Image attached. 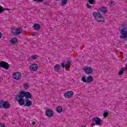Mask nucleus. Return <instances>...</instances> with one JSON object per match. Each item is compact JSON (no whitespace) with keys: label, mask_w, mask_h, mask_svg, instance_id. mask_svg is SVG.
I'll return each mask as SVG.
<instances>
[{"label":"nucleus","mask_w":127,"mask_h":127,"mask_svg":"<svg viewBox=\"0 0 127 127\" xmlns=\"http://www.w3.org/2000/svg\"><path fill=\"white\" fill-rule=\"evenodd\" d=\"M93 16L97 22H105V18L101 12L94 11L93 12Z\"/></svg>","instance_id":"obj_1"},{"label":"nucleus","mask_w":127,"mask_h":127,"mask_svg":"<svg viewBox=\"0 0 127 127\" xmlns=\"http://www.w3.org/2000/svg\"><path fill=\"white\" fill-rule=\"evenodd\" d=\"M10 104L6 101L0 100V109H9Z\"/></svg>","instance_id":"obj_2"},{"label":"nucleus","mask_w":127,"mask_h":127,"mask_svg":"<svg viewBox=\"0 0 127 127\" xmlns=\"http://www.w3.org/2000/svg\"><path fill=\"white\" fill-rule=\"evenodd\" d=\"M23 98L24 97L20 93L19 95H18L15 97L16 101H17L19 105H20L21 106L24 105V103H25V100H24Z\"/></svg>","instance_id":"obj_3"},{"label":"nucleus","mask_w":127,"mask_h":127,"mask_svg":"<svg viewBox=\"0 0 127 127\" xmlns=\"http://www.w3.org/2000/svg\"><path fill=\"white\" fill-rule=\"evenodd\" d=\"M20 94L24 98L25 97L26 98V100H28L32 98V95L29 92H25L24 91H21L20 92Z\"/></svg>","instance_id":"obj_4"},{"label":"nucleus","mask_w":127,"mask_h":127,"mask_svg":"<svg viewBox=\"0 0 127 127\" xmlns=\"http://www.w3.org/2000/svg\"><path fill=\"white\" fill-rule=\"evenodd\" d=\"M81 81L83 82V83H92L93 82V77L89 76L86 77L84 76L81 78Z\"/></svg>","instance_id":"obj_5"},{"label":"nucleus","mask_w":127,"mask_h":127,"mask_svg":"<svg viewBox=\"0 0 127 127\" xmlns=\"http://www.w3.org/2000/svg\"><path fill=\"white\" fill-rule=\"evenodd\" d=\"M0 68H3L5 70H8L9 69V64L4 61H1L0 62Z\"/></svg>","instance_id":"obj_6"},{"label":"nucleus","mask_w":127,"mask_h":127,"mask_svg":"<svg viewBox=\"0 0 127 127\" xmlns=\"http://www.w3.org/2000/svg\"><path fill=\"white\" fill-rule=\"evenodd\" d=\"M121 36L120 38L122 39H127V29L123 28L121 30Z\"/></svg>","instance_id":"obj_7"},{"label":"nucleus","mask_w":127,"mask_h":127,"mask_svg":"<svg viewBox=\"0 0 127 127\" xmlns=\"http://www.w3.org/2000/svg\"><path fill=\"white\" fill-rule=\"evenodd\" d=\"M83 71H84L86 75H91V74L93 73V71H94V69L91 66H86L83 68Z\"/></svg>","instance_id":"obj_8"},{"label":"nucleus","mask_w":127,"mask_h":127,"mask_svg":"<svg viewBox=\"0 0 127 127\" xmlns=\"http://www.w3.org/2000/svg\"><path fill=\"white\" fill-rule=\"evenodd\" d=\"M12 32L14 35H15V36H17L18 34H20V33L22 32V28L21 27H19L14 29H12Z\"/></svg>","instance_id":"obj_9"},{"label":"nucleus","mask_w":127,"mask_h":127,"mask_svg":"<svg viewBox=\"0 0 127 127\" xmlns=\"http://www.w3.org/2000/svg\"><path fill=\"white\" fill-rule=\"evenodd\" d=\"M14 80H20L21 79V73L19 71L14 72L12 75Z\"/></svg>","instance_id":"obj_10"},{"label":"nucleus","mask_w":127,"mask_h":127,"mask_svg":"<svg viewBox=\"0 0 127 127\" xmlns=\"http://www.w3.org/2000/svg\"><path fill=\"white\" fill-rule=\"evenodd\" d=\"M73 95H74V91H67L64 93V96L65 98L67 99H70V98H72L73 97Z\"/></svg>","instance_id":"obj_11"},{"label":"nucleus","mask_w":127,"mask_h":127,"mask_svg":"<svg viewBox=\"0 0 127 127\" xmlns=\"http://www.w3.org/2000/svg\"><path fill=\"white\" fill-rule=\"evenodd\" d=\"M29 69L30 71H37V69H38V65H37V64H33L31 65H30Z\"/></svg>","instance_id":"obj_12"},{"label":"nucleus","mask_w":127,"mask_h":127,"mask_svg":"<svg viewBox=\"0 0 127 127\" xmlns=\"http://www.w3.org/2000/svg\"><path fill=\"white\" fill-rule=\"evenodd\" d=\"M99 11L101 14H106L108 12L107 7L105 6H101L99 8Z\"/></svg>","instance_id":"obj_13"},{"label":"nucleus","mask_w":127,"mask_h":127,"mask_svg":"<svg viewBox=\"0 0 127 127\" xmlns=\"http://www.w3.org/2000/svg\"><path fill=\"white\" fill-rule=\"evenodd\" d=\"M46 115L48 118H51L53 117V116H54V112L52 110H50V109L47 110L46 111Z\"/></svg>","instance_id":"obj_14"},{"label":"nucleus","mask_w":127,"mask_h":127,"mask_svg":"<svg viewBox=\"0 0 127 127\" xmlns=\"http://www.w3.org/2000/svg\"><path fill=\"white\" fill-rule=\"evenodd\" d=\"M93 121L95 123V125H96V126H102V124H101L102 120L101 118L99 117H95L94 118Z\"/></svg>","instance_id":"obj_15"},{"label":"nucleus","mask_w":127,"mask_h":127,"mask_svg":"<svg viewBox=\"0 0 127 127\" xmlns=\"http://www.w3.org/2000/svg\"><path fill=\"white\" fill-rule=\"evenodd\" d=\"M25 102L26 103L25 107H30L32 105V101H30L29 99H26Z\"/></svg>","instance_id":"obj_16"},{"label":"nucleus","mask_w":127,"mask_h":127,"mask_svg":"<svg viewBox=\"0 0 127 127\" xmlns=\"http://www.w3.org/2000/svg\"><path fill=\"white\" fill-rule=\"evenodd\" d=\"M34 30H39L41 28V26L39 24H35L33 25Z\"/></svg>","instance_id":"obj_17"},{"label":"nucleus","mask_w":127,"mask_h":127,"mask_svg":"<svg viewBox=\"0 0 127 127\" xmlns=\"http://www.w3.org/2000/svg\"><path fill=\"white\" fill-rule=\"evenodd\" d=\"M18 41V40L17 39V38L14 37L11 38L10 43L12 44H15L16 43H17Z\"/></svg>","instance_id":"obj_18"},{"label":"nucleus","mask_w":127,"mask_h":127,"mask_svg":"<svg viewBox=\"0 0 127 127\" xmlns=\"http://www.w3.org/2000/svg\"><path fill=\"white\" fill-rule=\"evenodd\" d=\"M60 69H61V66L59 64H56L54 67V70L56 72H59Z\"/></svg>","instance_id":"obj_19"},{"label":"nucleus","mask_w":127,"mask_h":127,"mask_svg":"<svg viewBox=\"0 0 127 127\" xmlns=\"http://www.w3.org/2000/svg\"><path fill=\"white\" fill-rule=\"evenodd\" d=\"M56 111L59 113V114H61L62 113L63 110H62V107L61 106H58L57 109H56Z\"/></svg>","instance_id":"obj_20"},{"label":"nucleus","mask_w":127,"mask_h":127,"mask_svg":"<svg viewBox=\"0 0 127 127\" xmlns=\"http://www.w3.org/2000/svg\"><path fill=\"white\" fill-rule=\"evenodd\" d=\"M5 10H9V9L3 8L1 5H0V14L2 13V12Z\"/></svg>","instance_id":"obj_21"},{"label":"nucleus","mask_w":127,"mask_h":127,"mask_svg":"<svg viewBox=\"0 0 127 127\" xmlns=\"http://www.w3.org/2000/svg\"><path fill=\"white\" fill-rule=\"evenodd\" d=\"M23 86L25 90H27L29 88V85H28V83H24Z\"/></svg>","instance_id":"obj_22"},{"label":"nucleus","mask_w":127,"mask_h":127,"mask_svg":"<svg viewBox=\"0 0 127 127\" xmlns=\"http://www.w3.org/2000/svg\"><path fill=\"white\" fill-rule=\"evenodd\" d=\"M38 57V56H37V55H33L31 56V58L33 60H36V59H37Z\"/></svg>","instance_id":"obj_23"},{"label":"nucleus","mask_w":127,"mask_h":127,"mask_svg":"<svg viewBox=\"0 0 127 127\" xmlns=\"http://www.w3.org/2000/svg\"><path fill=\"white\" fill-rule=\"evenodd\" d=\"M68 1V0H62L61 1V3H62V5H65V4H66V3H67Z\"/></svg>","instance_id":"obj_24"},{"label":"nucleus","mask_w":127,"mask_h":127,"mask_svg":"<svg viewBox=\"0 0 127 127\" xmlns=\"http://www.w3.org/2000/svg\"><path fill=\"white\" fill-rule=\"evenodd\" d=\"M62 66L63 67V68H69V65H68V64H64V63H62Z\"/></svg>","instance_id":"obj_25"},{"label":"nucleus","mask_w":127,"mask_h":127,"mask_svg":"<svg viewBox=\"0 0 127 127\" xmlns=\"http://www.w3.org/2000/svg\"><path fill=\"white\" fill-rule=\"evenodd\" d=\"M88 2L90 4H95L96 1L95 0H88Z\"/></svg>","instance_id":"obj_26"},{"label":"nucleus","mask_w":127,"mask_h":127,"mask_svg":"<svg viewBox=\"0 0 127 127\" xmlns=\"http://www.w3.org/2000/svg\"><path fill=\"white\" fill-rule=\"evenodd\" d=\"M33 1H35L36 2H42L44 0H32Z\"/></svg>","instance_id":"obj_27"},{"label":"nucleus","mask_w":127,"mask_h":127,"mask_svg":"<svg viewBox=\"0 0 127 127\" xmlns=\"http://www.w3.org/2000/svg\"><path fill=\"white\" fill-rule=\"evenodd\" d=\"M108 115H109V113L108 112H105L103 114V117H104V118H107V117H108Z\"/></svg>","instance_id":"obj_28"},{"label":"nucleus","mask_w":127,"mask_h":127,"mask_svg":"<svg viewBox=\"0 0 127 127\" xmlns=\"http://www.w3.org/2000/svg\"><path fill=\"white\" fill-rule=\"evenodd\" d=\"M123 74H124V70H121L119 72V75H120V76H121V75H123Z\"/></svg>","instance_id":"obj_29"},{"label":"nucleus","mask_w":127,"mask_h":127,"mask_svg":"<svg viewBox=\"0 0 127 127\" xmlns=\"http://www.w3.org/2000/svg\"><path fill=\"white\" fill-rule=\"evenodd\" d=\"M86 6L87 8H89V9H91V8H92V5H89V4H87Z\"/></svg>","instance_id":"obj_30"},{"label":"nucleus","mask_w":127,"mask_h":127,"mask_svg":"<svg viewBox=\"0 0 127 127\" xmlns=\"http://www.w3.org/2000/svg\"><path fill=\"white\" fill-rule=\"evenodd\" d=\"M0 127H5V125L3 123H0Z\"/></svg>","instance_id":"obj_31"},{"label":"nucleus","mask_w":127,"mask_h":127,"mask_svg":"<svg viewBox=\"0 0 127 127\" xmlns=\"http://www.w3.org/2000/svg\"><path fill=\"white\" fill-rule=\"evenodd\" d=\"M44 5H48V2H47V1H45L44 3Z\"/></svg>","instance_id":"obj_32"},{"label":"nucleus","mask_w":127,"mask_h":127,"mask_svg":"<svg viewBox=\"0 0 127 127\" xmlns=\"http://www.w3.org/2000/svg\"><path fill=\"white\" fill-rule=\"evenodd\" d=\"M66 64H67V65H69L70 64V61L68 60L66 63Z\"/></svg>","instance_id":"obj_33"},{"label":"nucleus","mask_w":127,"mask_h":127,"mask_svg":"<svg viewBox=\"0 0 127 127\" xmlns=\"http://www.w3.org/2000/svg\"><path fill=\"white\" fill-rule=\"evenodd\" d=\"M36 123H35V122H32V125H33V126H35Z\"/></svg>","instance_id":"obj_34"},{"label":"nucleus","mask_w":127,"mask_h":127,"mask_svg":"<svg viewBox=\"0 0 127 127\" xmlns=\"http://www.w3.org/2000/svg\"><path fill=\"white\" fill-rule=\"evenodd\" d=\"M2 35V34L1 32H0V39L1 38V36Z\"/></svg>","instance_id":"obj_35"},{"label":"nucleus","mask_w":127,"mask_h":127,"mask_svg":"<svg viewBox=\"0 0 127 127\" xmlns=\"http://www.w3.org/2000/svg\"><path fill=\"white\" fill-rule=\"evenodd\" d=\"M32 36H36V34H32Z\"/></svg>","instance_id":"obj_36"},{"label":"nucleus","mask_w":127,"mask_h":127,"mask_svg":"<svg viewBox=\"0 0 127 127\" xmlns=\"http://www.w3.org/2000/svg\"><path fill=\"white\" fill-rule=\"evenodd\" d=\"M56 1H59L60 0H55Z\"/></svg>","instance_id":"obj_37"},{"label":"nucleus","mask_w":127,"mask_h":127,"mask_svg":"<svg viewBox=\"0 0 127 127\" xmlns=\"http://www.w3.org/2000/svg\"><path fill=\"white\" fill-rule=\"evenodd\" d=\"M110 3L112 4L113 3V1H111Z\"/></svg>","instance_id":"obj_38"},{"label":"nucleus","mask_w":127,"mask_h":127,"mask_svg":"<svg viewBox=\"0 0 127 127\" xmlns=\"http://www.w3.org/2000/svg\"><path fill=\"white\" fill-rule=\"evenodd\" d=\"M126 2H127V0H126Z\"/></svg>","instance_id":"obj_39"}]
</instances>
